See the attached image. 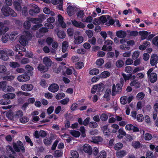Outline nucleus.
<instances>
[{
  "instance_id": "5fc2aeb1",
  "label": "nucleus",
  "mask_w": 158,
  "mask_h": 158,
  "mask_svg": "<svg viewBox=\"0 0 158 158\" xmlns=\"http://www.w3.org/2000/svg\"><path fill=\"white\" fill-rule=\"evenodd\" d=\"M71 155L73 158H78L79 156L78 152L76 151H71Z\"/></svg>"
},
{
  "instance_id": "603ef678",
  "label": "nucleus",
  "mask_w": 158,
  "mask_h": 158,
  "mask_svg": "<svg viewBox=\"0 0 158 158\" xmlns=\"http://www.w3.org/2000/svg\"><path fill=\"white\" fill-rule=\"evenodd\" d=\"M99 73V70L97 69H94L91 70L89 72L90 74L92 75H95L98 74Z\"/></svg>"
},
{
  "instance_id": "6e6d98bb",
  "label": "nucleus",
  "mask_w": 158,
  "mask_h": 158,
  "mask_svg": "<svg viewBox=\"0 0 158 158\" xmlns=\"http://www.w3.org/2000/svg\"><path fill=\"white\" fill-rule=\"evenodd\" d=\"M110 75V73L107 71H104L100 75V77L103 78L107 77Z\"/></svg>"
},
{
  "instance_id": "aec40b11",
  "label": "nucleus",
  "mask_w": 158,
  "mask_h": 158,
  "mask_svg": "<svg viewBox=\"0 0 158 158\" xmlns=\"http://www.w3.org/2000/svg\"><path fill=\"white\" fill-rule=\"evenodd\" d=\"M58 21L61 27L63 28H65L66 27V24L63 21V18L60 15H58Z\"/></svg>"
},
{
  "instance_id": "1a4fd4ad",
  "label": "nucleus",
  "mask_w": 158,
  "mask_h": 158,
  "mask_svg": "<svg viewBox=\"0 0 158 158\" xmlns=\"http://www.w3.org/2000/svg\"><path fill=\"white\" fill-rule=\"evenodd\" d=\"M52 3L54 5H57L56 8L60 10H63L62 0H52Z\"/></svg>"
},
{
  "instance_id": "ea45409f",
  "label": "nucleus",
  "mask_w": 158,
  "mask_h": 158,
  "mask_svg": "<svg viewBox=\"0 0 158 158\" xmlns=\"http://www.w3.org/2000/svg\"><path fill=\"white\" fill-rule=\"evenodd\" d=\"M132 146L135 148H138L140 147L141 144L138 141H134L132 142Z\"/></svg>"
},
{
  "instance_id": "ddd939ff",
  "label": "nucleus",
  "mask_w": 158,
  "mask_h": 158,
  "mask_svg": "<svg viewBox=\"0 0 158 158\" xmlns=\"http://www.w3.org/2000/svg\"><path fill=\"white\" fill-rule=\"evenodd\" d=\"M158 60V56L156 54H153L150 59V64L152 66L156 65Z\"/></svg>"
},
{
  "instance_id": "9d476101",
  "label": "nucleus",
  "mask_w": 158,
  "mask_h": 158,
  "mask_svg": "<svg viewBox=\"0 0 158 158\" xmlns=\"http://www.w3.org/2000/svg\"><path fill=\"white\" fill-rule=\"evenodd\" d=\"M31 9L29 10V13L31 15H34L35 14L39 13V10L38 6L32 4L31 6Z\"/></svg>"
},
{
  "instance_id": "2f4dec72",
  "label": "nucleus",
  "mask_w": 158,
  "mask_h": 158,
  "mask_svg": "<svg viewBox=\"0 0 158 158\" xmlns=\"http://www.w3.org/2000/svg\"><path fill=\"white\" fill-rule=\"evenodd\" d=\"M130 85L131 86H135L136 88H139L140 86V83L136 80L131 81Z\"/></svg>"
},
{
  "instance_id": "58836bf2",
  "label": "nucleus",
  "mask_w": 158,
  "mask_h": 158,
  "mask_svg": "<svg viewBox=\"0 0 158 158\" xmlns=\"http://www.w3.org/2000/svg\"><path fill=\"white\" fill-rule=\"evenodd\" d=\"M6 116L9 119L11 120H15L14 118V113L11 112H8L6 113Z\"/></svg>"
},
{
  "instance_id": "864d4df0",
  "label": "nucleus",
  "mask_w": 158,
  "mask_h": 158,
  "mask_svg": "<svg viewBox=\"0 0 158 158\" xmlns=\"http://www.w3.org/2000/svg\"><path fill=\"white\" fill-rule=\"evenodd\" d=\"M94 89H97L98 92L102 91L103 89L102 84H99L97 85H94Z\"/></svg>"
},
{
  "instance_id": "79ce46f5",
  "label": "nucleus",
  "mask_w": 158,
  "mask_h": 158,
  "mask_svg": "<svg viewBox=\"0 0 158 158\" xmlns=\"http://www.w3.org/2000/svg\"><path fill=\"white\" fill-rule=\"evenodd\" d=\"M24 27L26 29H29L31 27L30 22L29 20V18L28 20L25 22L23 24Z\"/></svg>"
},
{
  "instance_id": "4468645a",
  "label": "nucleus",
  "mask_w": 158,
  "mask_h": 158,
  "mask_svg": "<svg viewBox=\"0 0 158 158\" xmlns=\"http://www.w3.org/2000/svg\"><path fill=\"white\" fill-rule=\"evenodd\" d=\"M125 129L128 131L133 130L135 132L139 131V129L137 127L134 126L131 124L126 125L125 126Z\"/></svg>"
},
{
  "instance_id": "72a5a7b5",
  "label": "nucleus",
  "mask_w": 158,
  "mask_h": 158,
  "mask_svg": "<svg viewBox=\"0 0 158 158\" xmlns=\"http://www.w3.org/2000/svg\"><path fill=\"white\" fill-rule=\"evenodd\" d=\"M92 141L96 143H99L102 140V139L100 137L96 136L92 138Z\"/></svg>"
},
{
  "instance_id": "69168bd1",
  "label": "nucleus",
  "mask_w": 158,
  "mask_h": 158,
  "mask_svg": "<svg viewBox=\"0 0 158 158\" xmlns=\"http://www.w3.org/2000/svg\"><path fill=\"white\" fill-rule=\"evenodd\" d=\"M144 138L146 140H149L152 138V136L150 134L147 133L145 134Z\"/></svg>"
},
{
  "instance_id": "13d9d810",
  "label": "nucleus",
  "mask_w": 158,
  "mask_h": 158,
  "mask_svg": "<svg viewBox=\"0 0 158 158\" xmlns=\"http://www.w3.org/2000/svg\"><path fill=\"white\" fill-rule=\"evenodd\" d=\"M63 152L62 151L56 150L54 152V156L55 157H59L61 156Z\"/></svg>"
},
{
  "instance_id": "a18cd8bd",
  "label": "nucleus",
  "mask_w": 158,
  "mask_h": 158,
  "mask_svg": "<svg viewBox=\"0 0 158 158\" xmlns=\"http://www.w3.org/2000/svg\"><path fill=\"white\" fill-rule=\"evenodd\" d=\"M58 37L60 39H63L66 36L65 33L63 31H59L57 33Z\"/></svg>"
},
{
  "instance_id": "dca6fc26",
  "label": "nucleus",
  "mask_w": 158,
  "mask_h": 158,
  "mask_svg": "<svg viewBox=\"0 0 158 158\" xmlns=\"http://www.w3.org/2000/svg\"><path fill=\"white\" fill-rule=\"evenodd\" d=\"M71 23L74 26L77 28H83L85 27V25L83 23L77 21L75 20H72Z\"/></svg>"
},
{
  "instance_id": "338daca9",
  "label": "nucleus",
  "mask_w": 158,
  "mask_h": 158,
  "mask_svg": "<svg viewBox=\"0 0 158 158\" xmlns=\"http://www.w3.org/2000/svg\"><path fill=\"white\" fill-rule=\"evenodd\" d=\"M64 94L61 93L57 94L56 96V98L57 99H60L64 97Z\"/></svg>"
},
{
  "instance_id": "c756f323",
  "label": "nucleus",
  "mask_w": 158,
  "mask_h": 158,
  "mask_svg": "<svg viewBox=\"0 0 158 158\" xmlns=\"http://www.w3.org/2000/svg\"><path fill=\"white\" fill-rule=\"evenodd\" d=\"M139 34L141 36V39L143 40L146 39L148 35V32L146 31H140Z\"/></svg>"
},
{
  "instance_id": "37998d69",
  "label": "nucleus",
  "mask_w": 158,
  "mask_h": 158,
  "mask_svg": "<svg viewBox=\"0 0 158 158\" xmlns=\"http://www.w3.org/2000/svg\"><path fill=\"white\" fill-rule=\"evenodd\" d=\"M9 35L7 34H3L2 37V41L3 43H6L8 40Z\"/></svg>"
},
{
  "instance_id": "a211bd4d",
  "label": "nucleus",
  "mask_w": 158,
  "mask_h": 158,
  "mask_svg": "<svg viewBox=\"0 0 158 158\" xmlns=\"http://www.w3.org/2000/svg\"><path fill=\"white\" fill-rule=\"evenodd\" d=\"M74 43L77 44H79L82 43L84 41L83 37L81 36L74 37Z\"/></svg>"
},
{
  "instance_id": "a19ab883",
  "label": "nucleus",
  "mask_w": 158,
  "mask_h": 158,
  "mask_svg": "<svg viewBox=\"0 0 158 158\" xmlns=\"http://www.w3.org/2000/svg\"><path fill=\"white\" fill-rule=\"evenodd\" d=\"M123 147V144L121 143H118L114 146V149L116 150H119L121 149Z\"/></svg>"
},
{
  "instance_id": "7ed1b4c3",
  "label": "nucleus",
  "mask_w": 158,
  "mask_h": 158,
  "mask_svg": "<svg viewBox=\"0 0 158 158\" xmlns=\"http://www.w3.org/2000/svg\"><path fill=\"white\" fill-rule=\"evenodd\" d=\"M2 11L5 16H8L10 15L12 16L15 17L17 15L16 13L8 6L3 7L2 8Z\"/></svg>"
},
{
  "instance_id": "6e6552de",
  "label": "nucleus",
  "mask_w": 158,
  "mask_h": 158,
  "mask_svg": "<svg viewBox=\"0 0 158 158\" xmlns=\"http://www.w3.org/2000/svg\"><path fill=\"white\" fill-rule=\"evenodd\" d=\"M67 6V11L69 15L70 16H72L76 10V8L74 6H72L70 4L68 3Z\"/></svg>"
},
{
  "instance_id": "b1692460",
  "label": "nucleus",
  "mask_w": 158,
  "mask_h": 158,
  "mask_svg": "<svg viewBox=\"0 0 158 158\" xmlns=\"http://www.w3.org/2000/svg\"><path fill=\"white\" fill-rule=\"evenodd\" d=\"M15 94L14 93L6 94L2 96L4 99H12L15 98Z\"/></svg>"
},
{
  "instance_id": "c03bdc74",
  "label": "nucleus",
  "mask_w": 158,
  "mask_h": 158,
  "mask_svg": "<svg viewBox=\"0 0 158 158\" xmlns=\"http://www.w3.org/2000/svg\"><path fill=\"white\" fill-rule=\"evenodd\" d=\"M70 133L73 136L75 137H79L80 135L79 131L75 130L71 131Z\"/></svg>"
},
{
  "instance_id": "7c9ffc66",
  "label": "nucleus",
  "mask_w": 158,
  "mask_h": 158,
  "mask_svg": "<svg viewBox=\"0 0 158 158\" xmlns=\"http://www.w3.org/2000/svg\"><path fill=\"white\" fill-rule=\"evenodd\" d=\"M43 12L46 14H50L52 16H54L55 15V13L50 10L48 8L45 7L43 10Z\"/></svg>"
},
{
  "instance_id": "f8f14e48",
  "label": "nucleus",
  "mask_w": 158,
  "mask_h": 158,
  "mask_svg": "<svg viewBox=\"0 0 158 158\" xmlns=\"http://www.w3.org/2000/svg\"><path fill=\"white\" fill-rule=\"evenodd\" d=\"M29 20L30 22L33 23H37L38 24L35 25L33 27V29L35 30L38 29L40 27L39 23L40 22L39 19L38 18H29Z\"/></svg>"
},
{
  "instance_id": "09e8293b",
  "label": "nucleus",
  "mask_w": 158,
  "mask_h": 158,
  "mask_svg": "<svg viewBox=\"0 0 158 158\" xmlns=\"http://www.w3.org/2000/svg\"><path fill=\"white\" fill-rule=\"evenodd\" d=\"M106 153L104 151H102L100 152L98 158H106Z\"/></svg>"
},
{
  "instance_id": "5701e85b",
  "label": "nucleus",
  "mask_w": 158,
  "mask_h": 158,
  "mask_svg": "<svg viewBox=\"0 0 158 158\" xmlns=\"http://www.w3.org/2000/svg\"><path fill=\"white\" fill-rule=\"evenodd\" d=\"M0 59L4 61H6L9 59L8 56L3 50H0Z\"/></svg>"
},
{
  "instance_id": "8fccbe9b",
  "label": "nucleus",
  "mask_w": 158,
  "mask_h": 158,
  "mask_svg": "<svg viewBox=\"0 0 158 158\" xmlns=\"http://www.w3.org/2000/svg\"><path fill=\"white\" fill-rule=\"evenodd\" d=\"M48 67L45 66L43 65L40 66V72L41 73H44L48 71Z\"/></svg>"
},
{
  "instance_id": "f704fd0d",
  "label": "nucleus",
  "mask_w": 158,
  "mask_h": 158,
  "mask_svg": "<svg viewBox=\"0 0 158 158\" xmlns=\"http://www.w3.org/2000/svg\"><path fill=\"white\" fill-rule=\"evenodd\" d=\"M68 42L66 41H64L62 43V51L63 52H65L68 48Z\"/></svg>"
},
{
  "instance_id": "052dcab7",
  "label": "nucleus",
  "mask_w": 158,
  "mask_h": 158,
  "mask_svg": "<svg viewBox=\"0 0 158 158\" xmlns=\"http://www.w3.org/2000/svg\"><path fill=\"white\" fill-rule=\"evenodd\" d=\"M124 71L127 73H130L132 72L133 69L130 66H127L125 67Z\"/></svg>"
},
{
  "instance_id": "0eeeda50",
  "label": "nucleus",
  "mask_w": 158,
  "mask_h": 158,
  "mask_svg": "<svg viewBox=\"0 0 158 158\" xmlns=\"http://www.w3.org/2000/svg\"><path fill=\"white\" fill-rule=\"evenodd\" d=\"M30 79V77L27 74H22L19 76L17 77L18 80L20 82H27Z\"/></svg>"
},
{
  "instance_id": "393cba45",
  "label": "nucleus",
  "mask_w": 158,
  "mask_h": 158,
  "mask_svg": "<svg viewBox=\"0 0 158 158\" xmlns=\"http://www.w3.org/2000/svg\"><path fill=\"white\" fill-rule=\"evenodd\" d=\"M116 35L119 38H123L126 36V33L124 31L120 30L116 32Z\"/></svg>"
},
{
  "instance_id": "473e14b6",
  "label": "nucleus",
  "mask_w": 158,
  "mask_h": 158,
  "mask_svg": "<svg viewBox=\"0 0 158 158\" xmlns=\"http://www.w3.org/2000/svg\"><path fill=\"white\" fill-rule=\"evenodd\" d=\"M111 127L113 128L112 132L113 133H116L118 130L119 129V127L118 124H113L111 126Z\"/></svg>"
},
{
  "instance_id": "9b49d317",
  "label": "nucleus",
  "mask_w": 158,
  "mask_h": 158,
  "mask_svg": "<svg viewBox=\"0 0 158 158\" xmlns=\"http://www.w3.org/2000/svg\"><path fill=\"white\" fill-rule=\"evenodd\" d=\"M34 86L32 84H25L21 86L22 90L26 91H30L32 90Z\"/></svg>"
},
{
  "instance_id": "20e7f679",
  "label": "nucleus",
  "mask_w": 158,
  "mask_h": 158,
  "mask_svg": "<svg viewBox=\"0 0 158 158\" xmlns=\"http://www.w3.org/2000/svg\"><path fill=\"white\" fill-rule=\"evenodd\" d=\"M13 146L15 150L17 152L21 151L22 152H24L25 151L23 144L20 141H18L16 143H13Z\"/></svg>"
},
{
  "instance_id": "de8ad7c7",
  "label": "nucleus",
  "mask_w": 158,
  "mask_h": 158,
  "mask_svg": "<svg viewBox=\"0 0 158 158\" xmlns=\"http://www.w3.org/2000/svg\"><path fill=\"white\" fill-rule=\"evenodd\" d=\"M124 64V62L121 60H118L116 63V66L118 68L122 67L123 66Z\"/></svg>"
},
{
  "instance_id": "bb28decb",
  "label": "nucleus",
  "mask_w": 158,
  "mask_h": 158,
  "mask_svg": "<svg viewBox=\"0 0 158 158\" xmlns=\"http://www.w3.org/2000/svg\"><path fill=\"white\" fill-rule=\"evenodd\" d=\"M53 136H51L49 138H46L44 140V143L46 145H50L52 143L53 139Z\"/></svg>"
},
{
  "instance_id": "3c124183",
  "label": "nucleus",
  "mask_w": 158,
  "mask_h": 158,
  "mask_svg": "<svg viewBox=\"0 0 158 158\" xmlns=\"http://www.w3.org/2000/svg\"><path fill=\"white\" fill-rule=\"evenodd\" d=\"M28 118L26 116H24L19 118L20 122L23 123H25L28 122Z\"/></svg>"
},
{
  "instance_id": "f257e3e1",
  "label": "nucleus",
  "mask_w": 158,
  "mask_h": 158,
  "mask_svg": "<svg viewBox=\"0 0 158 158\" xmlns=\"http://www.w3.org/2000/svg\"><path fill=\"white\" fill-rule=\"evenodd\" d=\"M31 36V34L29 31H25L20 36L19 42L23 46H25L28 43L27 40L29 39Z\"/></svg>"
},
{
  "instance_id": "412c9836",
  "label": "nucleus",
  "mask_w": 158,
  "mask_h": 158,
  "mask_svg": "<svg viewBox=\"0 0 158 158\" xmlns=\"http://www.w3.org/2000/svg\"><path fill=\"white\" fill-rule=\"evenodd\" d=\"M21 2V0H15L14 2V5L15 9L17 11H20L21 10V7L20 6V3Z\"/></svg>"
},
{
  "instance_id": "2eb2a0df",
  "label": "nucleus",
  "mask_w": 158,
  "mask_h": 158,
  "mask_svg": "<svg viewBox=\"0 0 158 158\" xmlns=\"http://www.w3.org/2000/svg\"><path fill=\"white\" fill-rule=\"evenodd\" d=\"M48 90L51 92L55 93L57 92L59 89L58 85L56 84H51L48 87Z\"/></svg>"
},
{
  "instance_id": "0e129e2a",
  "label": "nucleus",
  "mask_w": 158,
  "mask_h": 158,
  "mask_svg": "<svg viewBox=\"0 0 158 158\" xmlns=\"http://www.w3.org/2000/svg\"><path fill=\"white\" fill-rule=\"evenodd\" d=\"M111 93V90L110 89H107L106 91L105 94L104 96L105 98H108L109 97Z\"/></svg>"
},
{
  "instance_id": "f3484780",
  "label": "nucleus",
  "mask_w": 158,
  "mask_h": 158,
  "mask_svg": "<svg viewBox=\"0 0 158 158\" xmlns=\"http://www.w3.org/2000/svg\"><path fill=\"white\" fill-rule=\"evenodd\" d=\"M43 64L47 67L50 66L52 64L51 60L48 57H45L43 60Z\"/></svg>"
},
{
  "instance_id": "cd10ccee",
  "label": "nucleus",
  "mask_w": 158,
  "mask_h": 158,
  "mask_svg": "<svg viewBox=\"0 0 158 158\" xmlns=\"http://www.w3.org/2000/svg\"><path fill=\"white\" fill-rule=\"evenodd\" d=\"M99 18L101 23H104L108 21V19H110V17L108 15H106L105 16H102Z\"/></svg>"
},
{
  "instance_id": "bf43d9fd",
  "label": "nucleus",
  "mask_w": 158,
  "mask_h": 158,
  "mask_svg": "<svg viewBox=\"0 0 158 158\" xmlns=\"http://www.w3.org/2000/svg\"><path fill=\"white\" fill-rule=\"evenodd\" d=\"M104 60L102 58L98 59L96 62V64L99 66H100L103 64Z\"/></svg>"
},
{
  "instance_id": "774afa93",
  "label": "nucleus",
  "mask_w": 158,
  "mask_h": 158,
  "mask_svg": "<svg viewBox=\"0 0 158 158\" xmlns=\"http://www.w3.org/2000/svg\"><path fill=\"white\" fill-rule=\"evenodd\" d=\"M18 34V33L16 31L12 32L9 36L10 40H13Z\"/></svg>"
},
{
  "instance_id": "49530a36",
  "label": "nucleus",
  "mask_w": 158,
  "mask_h": 158,
  "mask_svg": "<svg viewBox=\"0 0 158 158\" xmlns=\"http://www.w3.org/2000/svg\"><path fill=\"white\" fill-rule=\"evenodd\" d=\"M9 65L10 67L13 68H16L20 66V64L15 62H12L10 63Z\"/></svg>"
},
{
  "instance_id": "c9c22d12",
  "label": "nucleus",
  "mask_w": 158,
  "mask_h": 158,
  "mask_svg": "<svg viewBox=\"0 0 158 158\" xmlns=\"http://www.w3.org/2000/svg\"><path fill=\"white\" fill-rule=\"evenodd\" d=\"M118 132L119 134V135H118L117 137L119 139H121L122 138V136H120V135L123 136H125L126 135V132L124 131L123 129L122 128H120L118 129Z\"/></svg>"
},
{
  "instance_id": "e433bc0d",
  "label": "nucleus",
  "mask_w": 158,
  "mask_h": 158,
  "mask_svg": "<svg viewBox=\"0 0 158 158\" xmlns=\"http://www.w3.org/2000/svg\"><path fill=\"white\" fill-rule=\"evenodd\" d=\"M25 69L28 73H29L30 75H31L32 74V71L33 68L29 65H27L25 66Z\"/></svg>"
},
{
  "instance_id": "4d7b16f0",
  "label": "nucleus",
  "mask_w": 158,
  "mask_h": 158,
  "mask_svg": "<svg viewBox=\"0 0 158 158\" xmlns=\"http://www.w3.org/2000/svg\"><path fill=\"white\" fill-rule=\"evenodd\" d=\"M75 66L76 69H80L84 67V64L82 62H79L76 63Z\"/></svg>"
},
{
  "instance_id": "f03ea898",
  "label": "nucleus",
  "mask_w": 158,
  "mask_h": 158,
  "mask_svg": "<svg viewBox=\"0 0 158 158\" xmlns=\"http://www.w3.org/2000/svg\"><path fill=\"white\" fill-rule=\"evenodd\" d=\"M154 69L153 68L150 69L147 72L148 77L151 82L154 83L157 80V76L156 73L153 72Z\"/></svg>"
},
{
  "instance_id": "423d86ee",
  "label": "nucleus",
  "mask_w": 158,
  "mask_h": 158,
  "mask_svg": "<svg viewBox=\"0 0 158 158\" xmlns=\"http://www.w3.org/2000/svg\"><path fill=\"white\" fill-rule=\"evenodd\" d=\"M113 44V41L110 40H106L104 42V44L102 47V50L104 51H111L112 49L111 45Z\"/></svg>"
},
{
  "instance_id": "6ab92c4d",
  "label": "nucleus",
  "mask_w": 158,
  "mask_h": 158,
  "mask_svg": "<svg viewBox=\"0 0 158 158\" xmlns=\"http://www.w3.org/2000/svg\"><path fill=\"white\" fill-rule=\"evenodd\" d=\"M84 151L90 155L92 152V149L91 147L87 144H85L83 146Z\"/></svg>"
},
{
  "instance_id": "c85d7f7f",
  "label": "nucleus",
  "mask_w": 158,
  "mask_h": 158,
  "mask_svg": "<svg viewBox=\"0 0 158 158\" xmlns=\"http://www.w3.org/2000/svg\"><path fill=\"white\" fill-rule=\"evenodd\" d=\"M15 89L11 86L8 85L5 87V88L3 89V91L5 92H14Z\"/></svg>"
},
{
  "instance_id": "680f3d73",
  "label": "nucleus",
  "mask_w": 158,
  "mask_h": 158,
  "mask_svg": "<svg viewBox=\"0 0 158 158\" xmlns=\"http://www.w3.org/2000/svg\"><path fill=\"white\" fill-rule=\"evenodd\" d=\"M144 94L143 93L140 92L137 94L136 97L138 99L141 100L144 98Z\"/></svg>"
},
{
  "instance_id": "39448f33",
  "label": "nucleus",
  "mask_w": 158,
  "mask_h": 158,
  "mask_svg": "<svg viewBox=\"0 0 158 158\" xmlns=\"http://www.w3.org/2000/svg\"><path fill=\"white\" fill-rule=\"evenodd\" d=\"M122 85L118 84L116 85H113L112 89V95L115 96L117 94H119L122 91Z\"/></svg>"
},
{
  "instance_id": "e2e57ef3",
  "label": "nucleus",
  "mask_w": 158,
  "mask_h": 158,
  "mask_svg": "<svg viewBox=\"0 0 158 158\" xmlns=\"http://www.w3.org/2000/svg\"><path fill=\"white\" fill-rule=\"evenodd\" d=\"M154 156L152 152L148 151L146 154V158H153Z\"/></svg>"
},
{
  "instance_id": "4be33fe9",
  "label": "nucleus",
  "mask_w": 158,
  "mask_h": 158,
  "mask_svg": "<svg viewBox=\"0 0 158 158\" xmlns=\"http://www.w3.org/2000/svg\"><path fill=\"white\" fill-rule=\"evenodd\" d=\"M116 154V156L118 158H121L125 156L127 154V152L125 150H122L117 151Z\"/></svg>"
},
{
  "instance_id": "a878e982",
  "label": "nucleus",
  "mask_w": 158,
  "mask_h": 158,
  "mask_svg": "<svg viewBox=\"0 0 158 158\" xmlns=\"http://www.w3.org/2000/svg\"><path fill=\"white\" fill-rule=\"evenodd\" d=\"M23 115V113L21 110H18L14 113V118L15 120H16L21 117Z\"/></svg>"
},
{
  "instance_id": "4c0bfd02",
  "label": "nucleus",
  "mask_w": 158,
  "mask_h": 158,
  "mask_svg": "<svg viewBox=\"0 0 158 158\" xmlns=\"http://www.w3.org/2000/svg\"><path fill=\"white\" fill-rule=\"evenodd\" d=\"M120 101L121 103L123 105H125L128 103V98L126 96H123L120 98Z\"/></svg>"
}]
</instances>
